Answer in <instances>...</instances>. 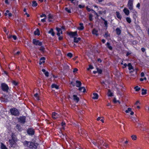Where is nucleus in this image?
<instances>
[{
	"label": "nucleus",
	"instance_id": "nucleus-57",
	"mask_svg": "<svg viewBox=\"0 0 149 149\" xmlns=\"http://www.w3.org/2000/svg\"><path fill=\"white\" fill-rule=\"evenodd\" d=\"M40 17H45L46 18V15L45 14H43L41 15H40Z\"/></svg>",
	"mask_w": 149,
	"mask_h": 149
},
{
	"label": "nucleus",
	"instance_id": "nucleus-36",
	"mask_svg": "<svg viewBox=\"0 0 149 149\" xmlns=\"http://www.w3.org/2000/svg\"><path fill=\"white\" fill-rule=\"evenodd\" d=\"M126 20L127 22L129 23H130L132 22L131 19L129 17H127L126 18Z\"/></svg>",
	"mask_w": 149,
	"mask_h": 149
},
{
	"label": "nucleus",
	"instance_id": "nucleus-17",
	"mask_svg": "<svg viewBox=\"0 0 149 149\" xmlns=\"http://www.w3.org/2000/svg\"><path fill=\"white\" fill-rule=\"evenodd\" d=\"M79 26H80L78 27L77 29L80 30H83L84 29V27L83 26V24L82 23H80L79 24Z\"/></svg>",
	"mask_w": 149,
	"mask_h": 149
},
{
	"label": "nucleus",
	"instance_id": "nucleus-31",
	"mask_svg": "<svg viewBox=\"0 0 149 149\" xmlns=\"http://www.w3.org/2000/svg\"><path fill=\"white\" fill-rule=\"evenodd\" d=\"M38 93H36L34 95V97L35 98V99L36 100H39V98L38 96Z\"/></svg>",
	"mask_w": 149,
	"mask_h": 149
},
{
	"label": "nucleus",
	"instance_id": "nucleus-20",
	"mask_svg": "<svg viewBox=\"0 0 149 149\" xmlns=\"http://www.w3.org/2000/svg\"><path fill=\"white\" fill-rule=\"evenodd\" d=\"M16 128L18 131H21L22 130V129L20 125L17 124L16 126Z\"/></svg>",
	"mask_w": 149,
	"mask_h": 149
},
{
	"label": "nucleus",
	"instance_id": "nucleus-32",
	"mask_svg": "<svg viewBox=\"0 0 149 149\" xmlns=\"http://www.w3.org/2000/svg\"><path fill=\"white\" fill-rule=\"evenodd\" d=\"M108 95L109 97H111L113 96V93L110 90H108Z\"/></svg>",
	"mask_w": 149,
	"mask_h": 149
},
{
	"label": "nucleus",
	"instance_id": "nucleus-50",
	"mask_svg": "<svg viewBox=\"0 0 149 149\" xmlns=\"http://www.w3.org/2000/svg\"><path fill=\"white\" fill-rule=\"evenodd\" d=\"M13 84L15 85L16 86L17 85V82L15 81H13L12 82Z\"/></svg>",
	"mask_w": 149,
	"mask_h": 149
},
{
	"label": "nucleus",
	"instance_id": "nucleus-26",
	"mask_svg": "<svg viewBox=\"0 0 149 149\" xmlns=\"http://www.w3.org/2000/svg\"><path fill=\"white\" fill-rule=\"evenodd\" d=\"M48 33H49L51 34V35L54 36V33L53 32V29H51L49 31Z\"/></svg>",
	"mask_w": 149,
	"mask_h": 149
},
{
	"label": "nucleus",
	"instance_id": "nucleus-1",
	"mask_svg": "<svg viewBox=\"0 0 149 149\" xmlns=\"http://www.w3.org/2000/svg\"><path fill=\"white\" fill-rule=\"evenodd\" d=\"M25 146L31 149H36L38 144L36 143L25 141L24 142Z\"/></svg>",
	"mask_w": 149,
	"mask_h": 149
},
{
	"label": "nucleus",
	"instance_id": "nucleus-45",
	"mask_svg": "<svg viewBox=\"0 0 149 149\" xmlns=\"http://www.w3.org/2000/svg\"><path fill=\"white\" fill-rule=\"evenodd\" d=\"M93 69V67L91 65H89V67L88 68H87V70H89L90 69Z\"/></svg>",
	"mask_w": 149,
	"mask_h": 149
},
{
	"label": "nucleus",
	"instance_id": "nucleus-44",
	"mask_svg": "<svg viewBox=\"0 0 149 149\" xmlns=\"http://www.w3.org/2000/svg\"><path fill=\"white\" fill-rule=\"evenodd\" d=\"M65 10L68 13H70L71 12L70 10L68 9V8H65Z\"/></svg>",
	"mask_w": 149,
	"mask_h": 149
},
{
	"label": "nucleus",
	"instance_id": "nucleus-12",
	"mask_svg": "<svg viewBox=\"0 0 149 149\" xmlns=\"http://www.w3.org/2000/svg\"><path fill=\"white\" fill-rule=\"evenodd\" d=\"M123 11L126 15H128L129 14V11L127 8H125Z\"/></svg>",
	"mask_w": 149,
	"mask_h": 149
},
{
	"label": "nucleus",
	"instance_id": "nucleus-55",
	"mask_svg": "<svg viewBox=\"0 0 149 149\" xmlns=\"http://www.w3.org/2000/svg\"><path fill=\"white\" fill-rule=\"evenodd\" d=\"M78 71V69L77 68H75L73 70V73H74L76 72H77Z\"/></svg>",
	"mask_w": 149,
	"mask_h": 149
},
{
	"label": "nucleus",
	"instance_id": "nucleus-56",
	"mask_svg": "<svg viewBox=\"0 0 149 149\" xmlns=\"http://www.w3.org/2000/svg\"><path fill=\"white\" fill-rule=\"evenodd\" d=\"M109 35L108 33H105L104 35V37L107 38L109 36Z\"/></svg>",
	"mask_w": 149,
	"mask_h": 149
},
{
	"label": "nucleus",
	"instance_id": "nucleus-7",
	"mask_svg": "<svg viewBox=\"0 0 149 149\" xmlns=\"http://www.w3.org/2000/svg\"><path fill=\"white\" fill-rule=\"evenodd\" d=\"M59 117V114L56 112H52V117L53 119H56Z\"/></svg>",
	"mask_w": 149,
	"mask_h": 149
},
{
	"label": "nucleus",
	"instance_id": "nucleus-2",
	"mask_svg": "<svg viewBox=\"0 0 149 149\" xmlns=\"http://www.w3.org/2000/svg\"><path fill=\"white\" fill-rule=\"evenodd\" d=\"M134 0H129L127 4V7L130 10L133 9V2Z\"/></svg>",
	"mask_w": 149,
	"mask_h": 149
},
{
	"label": "nucleus",
	"instance_id": "nucleus-22",
	"mask_svg": "<svg viewBox=\"0 0 149 149\" xmlns=\"http://www.w3.org/2000/svg\"><path fill=\"white\" fill-rule=\"evenodd\" d=\"M42 71L43 72L44 74H45L46 76L47 77H48L49 73L47 71H46V70L44 69H42Z\"/></svg>",
	"mask_w": 149,
	"mask_h": 149
},
{
	"label": "nucleus",
	"instance_id": "nucleus-30",
	"mask_svg": "<svg viewBox=\"0 0 149 149\" xmlns=\"http://www.w3.org/2000/svg\"><path fill=\"white\" fill-rule=\"evenodd\" d=\"M52 88H55L57 89H58V86L54 84H52Z\"/></svg>",
	"mask_w": 149,
	"mask_h": 149
},
{
	"label": "nucleus",
	"instance_id": "nucleus-25",
	"mask_svg": "<svg viewBox=\"0 0 149 149\" xmlns=\"http://www.w3.org/2000/svg\"><path fill=\"white\" fill-rule=\"evenodd\" d=\"M127 66L128 67V69L129 70H131L133 69V67L130 63H128Z\"/></svg>",
	"mask_w": 149,
	"mask_h": 149
},
{
	"label": "nucleus",
	"instance_id": "nucleus-37",
	"mask_svg": "<svg viewBox=\"0 0 149 149\" xmlns=\"http://www.w3.org/2000/svg\"><path fill=\"white\" fill-rule=\"evenodd\" d=\"M132 139L134 140H135L136 139V136L135 135H132L131 136Z\"/></svg>",
	"mask_w": 149,
	"mask_h": 149
},
{
	"label": "nucleus",
	"instance_id": "nucleus-11",
	"mask_svg": "<svg viewBox=\"0 0 149 149\" xmlns=\"http://www.w3.org/2000/svg\"><path fill=\"white\" fill-rule=\"evenodd\" d=\"M73 98L74 100L76 102H78L79 100V98L76 95H73Z\"/></svg>",
	"mask_w": 149,
	"mask_h": 149
},
{
	"label": "nucleus",
	"instance_id": "nucleus-60",
	"mask_svg": "<svg viewBox=\"0 0 149 149\" xmlns=\"http://www.w3.org/2000/svg\"><path fill=\"white\" fill-rule=\"evenodd\" d=\"M104 24L106 26H107V22L106 20H104Z\"/></svg>",
	"mask_w": 149,
	"mask_h": 149
},
{
	"label": "nucleus",
	"instance_id": "nucleus-28",
	"mask_svg": "<svg viewBox=\"0 0 149 149\" xmlns=\"http://www.w3.org/2000/svg\"><path fill=\"white\" fill-rule=\"evenodd\" d=\"M116 15L117 17V18H118L119 19H121V17L120 14V13L118 12H116Z\"/></svg>",
	"mask_w": 149,
	"mask_h": 149
},
{
	"label": "nucleus",
	"instance_id": "nucleus-48",
	"mask_svg": "<svg viewBox=\"0 0 149 149\" xmlns=\"http://www.w3.org/2000/svg\"><path fill=\"white\" fill-rule=\"evenodd\" d=\"M125 112H132V109L131 108H129L127 110L125 111Z\"/></svg>",
	"mask_w": 149,
	"mask_h": 149
},
{
	"label": "nucleus",
	"instance_id": "nucleus-54",
	"mask_svg": "<svg viewBox=\"0 0 149 149\" xmlns=\"http://www.w3.org/2000/svg\"><path fill=\"white\" fill-rule=\"evenodd\" d=\"M92 143L95 145L98 146L97 145V142H96L94 141L92 142Z\"/></svg>",
	"mask_w": 149,
	"mask_h": 149
},
{
	"label": "nucleus",
	"instance_id": "nucleus-51",
	"mask_svg": "<svg viewBox=\"0 0 149 149\" xmlns=\"http://www.w3.org/2000/svg\"><path fill=\"white\" fill-rule=\"evenodd\" d=\"M140 102H139V101H137L135 103V105L136 106H137V105H139L140 104Z\"/></svg>",
	"mask_w": 149,
	"mask_h": 149
},
{
	"label": "nucleus",
	"instance_id": "nucleus-53",
	"mask_svg": "<svg viewBox=\"0 0 149 149\" xmlns=\"http://www.w3.org/2000/svg\"><path fill=\"white\" fill-rule=\"evenodd\" d=\"M44 48L43 47H41L40 49V50L41 51L43 52L44 50Z\"/></svg>",
	"mask_w": 149,
	"mask_h": 149
},
{
	"label": "nucleus",
	"instance_id": "nucleus-58",
	"mask_svg": "<svg viewBox=\"0 0 149 149\" xmlns=\"http://www.w3.org/2000/svg\"><path fill=\"white\" fill-rule=\"evenodd\" d=\"M46 18H44V19H41V21L42 22H44L46 21Z\"/></svg>",
	"mask_w": 149,
	"mask_h": 149
},
{
	"label": "nucleus",
	"instance_id": "nucleus-42",
	"mask_svg": "<svg viewBox=\"0 0 149 149\" xmlns=\"http://www.w3.org/2000/svg\"><path fill=\"white\" fill-rule=\"evenodd\" d=\"M1 149H8L2 143L1 144Z\"/></svg>",
	"mask_w": 149,
	"mask_h": 149
},
{
	"label": "nucleus",
	"instance_id": "nucleus-35",
	"mask_svg": "<svg viewBox=\"0 0 149 149\" xmlns=\"http://www.w3.org/2000/svg\"><path fill=\"white\" fill-rule=\"evenodd\" d=\"M11 114L15 116H18L19 115V112H10Z\"/></svg>",
	"mask_w": 149,
	"mask_h": 149
},
{
	"label": "nucleus",
	"instance_id": "nucleus-27",
	"mask_svg": "<svg viewBox=\"0 0 149 149\" xmlns=\"http://www.w3.org/2000/svg\"><path fill=\"white\" fill-rule=\"evenodd\" d=\"M34 34L35 35H37L38 36L40 35L39 31L38 29H37L34 32Z\"/></svg>",
	"mask_w": 149,
	"mask_h": 149
},
{
	"label": "nucleus",
	"instance_id": "nucleus-61",
	"mask_svg": "<svg viewBox=\"0 0 149 149\" xmlns=\"http://www.w3.org/2000/svg\"><path fill=\"white\" fill-rule=\"evenodd\" d=\"M136 7L138 8L139 9L140 8V4L139 3H138L136 5Z\"/></svg>",
	"mask_w": 149,
	"mask_h": 149
},
{
	"label": "nucleus",
	"instance_id": "nucleus-13",
	"mask_svg": "<svg viewBox=\"0 0 149 149\" xmlns=\"http://www.w3.org/2000/svg\"><path fill=\"white\" fill-rule=\"evenodd\" d=\"M93 97L92 98L93 99H97L98 97V95L96 93H94L93 94Z\"/></svg>",
	"mask_w": 149,
	"mask_h": 149
},
{
	"label": "nucleus",
	"instance_id": "nucleus-15",
	"mask_svg": "<svg viewBox=\"0 0 149 149\" xmlns=\"http://www.w3.org/2000/svg\"><path fill=\"white\" fill-rule=\"evenodd\" d=\"M81 39L80 38H77L76 37H74V42L75 43H78L79 41H80Z\"/></svg>",
	"mask_w": 149,
	"mask_h": 149
},
{
	"label": "nucleus",
	"instance_id": "nucleus-52",
	"mask_svg": "<svg viewBox=\"0 0 149 149\" xmlns=\"http://www.w3.org/2000/svg\"><path fill=\"white\" fill-rule=\"evenodd\" d=\"M86 9L89 12L91 10L93 11V10H92L90 8H89L87 6L86 7Z\"/></svg>",
	"mask_w": 149,
	"mask_h": 149
},
{
	"label": "nucleus",
	"instance_id": "nucleus-41",
	"mask_svg": "<svg viewBox=\"0 0 149 149\" xmlns=\"http://www.w3.org/2000/svg\"><path fill=\"white\" fill-rule=\"evenodd\" d=\"M134 89L136 91H138L140 90V88L138 86H136L134 87Z\"/></svg>",
	"mask_w": 149,
	"mask_h": 149
},
{
	"label": "nucleus",
	"instance_id": "nucleus-39",
	"mask_svg": "<svg viewBox=\"0 0 149 149\" xmlns=\"http://www.w3.org/2000/svg\"><path fill=\"white\" fill-rule=\"evenodd\" d=\"M9 142L11 144H14L15 143V141L13 139H10Z\"/></svg>",
	"mask_w": 149,
	"mask_h": 149
},
{
	"label": "nucleus",
	"instance_id": "nucleus-3",
	"mask_svg": "<svg viewBox=\"0 0 149 149\" xmlns=\"http://www.w3.org/2000/svg\"><path fill=\"white\" fill-rule=\"evenodd\" d=\"M2 89L4 91L7 92L9 89V87L7 84L5 83H2L1 85Z\"/></svg>",
	"mask_w": 149,
	"mask_h": 149
},
{
	"label": "nucleus",
	"instance_id": "nucleus-62",
	"mask_svg": "<svg viewBox=\"0 0 149 149\" xmlns=\"http://www.w3.org/2000/svg\"><path fill=\"white\" fill-rule=\"evenodd\" d=\"M141 50L143 52H144L146 50L144 48H141Z\"/></svg>",
	"mask_w": 149,
	"mask_h": 149
},
{
	"label": "nucleus",
	"instance_id": "nucleus-23",
	"mask_svg": "<svg viewBox=\"0 0 149 149\" xmlns=\"http://www.w3.org/2000/svg\"><path fill=\"white\" fill-rule=\"evenodd\" d=\"M116 33L117 35H119L121 33V30L119 28H117L116 29Z\"/></svg>",
	"mask_w": 149,
	"mask_h": 149
},
{
	"label": "nucleus",
	"instance_id": "nucleus-14",
	"mask_svg": "<svg viewBox=\"0 0 149 149\" xmlns=\"http://www.w3.org/2000/svg\"><path fill=\"white\" fill-rule=\"evenodd\" d=\"M5 16H7L8 15L9 17H11L12 16V14L9 12L8 10H7L6 11V13L4 14Z\"/></svg>",
	"mask_w": 149,
	"mask_h": 149
},
{
	"label": "nucleus",
	"instance_id": "nucleus-21",
	"mask_svg": "<svg viewBox=\"0 0 149 149\" xmlns=\"http://www.w3.org/2000/svg\"><path fill=\"white\" fill-rule=\"evenodd\" d=\"M92 33L93 34L95 35L96 36H98V35L97 31L95 29H94L93 30Z\"/></svg>",
	"mask_w": 149,
	"mask_h": 149
},
{
	"label": "nucleus",
	"instance_id": "nucleus-24",
	"mask_svg": "<svg viewBox=\"0 0 149 149\" xmlns=\"http://www.w3.org/2000/svg\"><path fill=\"white\" fill-rule=\"evenodd\" d=\"M10 112H18V111L17 109L15 108H13L10 109Z\"/></svg>",
	"mask_w": 149,
	"mask_h": 149
},
{
	"label": "nucleus",
	"instance_id": "nucleus-59",
	"mask_svg": "<svg viewBox=\"0 0 149 149\" xmlns=\"http://www.w3.org/2000/svg\"><path fill=\"white\" fill-rule=\"evenodd\" d=\"M12 37L14 40H16L17 38V37L15 36H13Z\"/></svg>",
	"mask_w": 149,
	"mask_h": 149
},
{
	"label": "nucleus",
	"instance_id": "nucleus-9",
	"mask_svg": "<svg viewBox=\"0 0 149 149\" xmlns=\"http://www.w3.org/2000/svg\"><path fill=\"white\" fill-rule=\"evenodd\" d=\"M45 58L44 57H42L40 58L39 64L41 65L42 63H44L45 62Z\"/></svg>",
	"mask_w": 149,
	"mask_h": 149
},
{
	"label": "nucleus",
	"instance_id": "nucleus-40",
	"mask_svg": "<svg viewBox=\"0 0 149 149\" xmlns=\"http://www.w3.org/2000/svg\"><path fill=\"white\" fill-rule=\"evenodd\" d=\"M97 70V72L98 73L100 74H101L102 72V70L100 69H99L98 68H96Z\"/></svg>",
	"mask_w": 149,
	"mask_h": 149
},
{
	"label": "nucleus",
	"instance_id": "nucleus-8",
	"mask_svg": "<svg viewBox=\"0 0 149 149\" xmlns=\"http://www.w3.org/2000/svg\"><path fill=\"white\" fill-rule=\"evenodd\" d=\"M69 35L72 37H75L74 36H77V31L74 32H71L69 33Z\"/></svg>",
	"mask_w": 149,
	"mask_h": 149
},
{
	"label": "nucleus",
	"instance_id": "nucleus-64",
	"mask_svg": "<svg viewBox=\"0 0 149 149\" xmlns=\"http://www.w3.org/2000/svg\"><path fill=\"white\" fill-rule=\"evenodd\" d=\"M84 7V6H82V5H80V4L79 5V7L80 8H83Z\"/></svg>",
	"mask_w": 149,
	"mask_h": 149
},
{
	"label": "nucleus",
	"instance_id": "nucleus-19",
	"mask_svg": "<svg viewBox=\"0 0 149 149\" xmlns=\"http://www.w3.org/2000/svg\"><path fill=\"white\" fill-rule=\"evenodd\" d=\"M81 92H85L86 91V89L84 87H79L78 89Z\"/></svg>",
	"mask_w": 149,
	"mask_h": 149
},
{
	"label": "nucleus",
	"instance_id": "nucleus-33",
	"mask_svg": "<svg viewBox=\"0 0 149 149\" xmlns=\"http://www.w3.org/2000/svg\"><path fill=\"white\" fill-rule=\"evenodd\" d=\"M147 90H144L143 89H142V95H144L146 94Z\"/></svg>",
	"mask_w": 149,
	"mask_h": 149
},
{
	"label": "nucleus",
	"instance_id": "nucleus-49",
	"mask_svg": "<svg viewBox=\"0 0 149 149\" xmlns=\"http://www.w3.org/2000/svg\"><path fill=\"white\" fill-rule=\"evenodd\" d=\"M92 17L93 15H92L90 14L89 16V19L90 21H92Z\"/></svg>",
	"mask_w": 149,
	"mask_h": 149
},
{
	"label": "nucleus",
	"instance_id": "nucleus-6",
	"mask_svg": "<svg viewBox=\"0 0 149 149\" xmlns=\"http://www.w3.org/2000/svg\"><path fill=\"white\" fill-rule=\"evenodd\" d=\"M27 132L29 135H33L34 134V130L32 128H29L27 131Z\"/></svg>",
	"mask_w": 149,
	"mask_h": 149
},
{
	"label": "nucleus",
	"instance_id": "nucleus-38",
	"mask_svg": "<svg viewBox=\"0 0 149 149\" xmlns=\"http://www.w3.org/2000/svg\"><path fill=\"white\" fill-rule=\"evenodd\" d=\"M63 68L65 69H68L69 68V66L66 64H64L63 66Z\"/></svg>",
	"mask_w": 149,
	"mask_h": 149
},
{
	"label": "nucleus",
	"instance_id": "nucleus-10",
	"mask_svg": "<svg viewBox=\"0 0 149 149\" xmlns=\"http://www.w3.org/2000/svg\"><path fill=\"white\" fill-rule=\"evenodd\" d=\"M56 30L57 31V35L58 36H60V34H62V32L61 31V29L58 28H56Z\"/></svg>",
	"mask_w": 149,
	"mask_h": 149
},
{
	"label": "nucleus",
	"instance_id": "nucleus-5",
	"mask_svg": "<svg viewBox=\"0 0 149 149\" xmlns=\"http://www.w3.org/2000/svg\"><path fill=\"white\" fill-rule=\"evenodd\" d=\"M33 44L36 45L41 46L42 44V43L41 42L36 39H33Z\"/></svg>",
	"mask_w": 149,
	"mask_h": 149
},
{
	"label": "nucleus",
	"instance_id": "nucleus-34",
	"mask_svg": "<svg viewBox=\"0 0 149 149\" xmlns=\"http://www.w3.org/2000/svg\"><path fill=\"white\" fill-rule=\"evenodd\" d=\"M37 3L36 1H33L32 2V6H33L36 7L37 5Z\"/></svg>",
	"mask_w": 149,
	"mask_h": 149
},
{
	"label": "nucleus",
	"instance_id": "nucleus-16",
	"mask_svg": "<svg viewBox=\"0 0 149 149\" xmlns=\"http://www.w3.org/2000/svg\"><path fill=\"white\" fill-rule=\"evenodd\" d=\"M97 145L99 146L100 145H102L103 144L104 141L102 140H99L97 141Z\"/></svg>",
	"mask_w": 149,
	"mask_h": 149
},
{
	"label": "nucleus",
	"instance_id": "nucleus-46",
	"mask_svg": "<svg viewBox=\"0 0 149 149\" xmlns=\"http://www.w3.org/2000/svg\"><path fill=\"white\" fill-rule=\"evenodd\" d=\"M67 55L68 57H69L70 58H71L72 56V54L70 53H68L67 54Z\"/></svg>",
	"mask_w": 149,
	"mask_h": 149
},
{
	"label": "nucleus",
	"instance_id": "nucleus-18",
	"mask_svg": "<svg viewBox=\"0 0 149 149\" xmlns=\"http://www.w3.org/2000/svg\"><path fill=\"white\" fill-rule=\"evenodd\" d=\"M76 86L77 87H79L81 86V83L80 81L77 80L76 81Z\"/></svg>",
	"mask_w": 149,
	"mask_h": 149
},
{
	"label": "nucleus",
	"instance_id": "nucleus-43",
	"mask_svg": "<svg viewBox=\"0 0 149 149\" xmlns=\"http://www.w3.org/2000/svg\"><path fill=\"white\" fill-rule=\"evenodd\" d=\"M65 122H63L61 124V125L63 127V129H65L64 127L65 126Z\"/></svg>",
	"mask_w": 149,
	"mask_h": 149
},
{
	"label": "nucleus",
	"instance_id": "nucleus-63",
	"mask_svg": "<svg viewBox=\"0 0 149 149\" xmlns=\"http://www.w3.org/2000/svg\"><path fill=\"white\" fill-rule=\"evenodd\" d=\"M144 73L143 72H142L141 73V77H143L144 76Z\"/></svg>",
	"mask_w": 149,
	"mask_h": 149
},
{
	"label": "nucleus",
	"instance_id": "nucleus-29",
	"mask_svg": "<svg viewBox=\"0 0 149 149\" xmlns=\"http://www.w3.org/2000/svg\"><path fill=\"white\" fill-rule=\"evenodd\" d=\"M107 46L108 48L110 50H111L112 49V47L110 45V44L109 42H107Z\"/></svg>",
	"mask_w": 149,
	"mask_h": 149
},
{
	"label": "nucleus",
	"instance_id": "nucleus-4",
	"mask_svg": "<svg viewBox=\"0 0 149 149\" xmlns=\"http://www.w3.org/2000/svg\"><path fill=\"white\" fill-rule=\"evenodd\" d=\"M26 117L24 116H20L18 118V120L21 124H24L26 122Z\"/></svg>",
	"mask_w": 149,
	"mask_h": 149
},
{
	"label": "nucleus",
	"instance_id": "nucleus-47",
	"mask_svg": "<svg viewBox=\"0 0 149 149\" xmlns=\"http://www.w3.org/2000/svg\"><path fill=\"white\" fill-rule=\"evenodd\" d=\"M113 101L115 103H116L117 102H118L119 104L120 103V102L118 100H117L116 99V98H115L113 99Z\"/></svg>",
	"mask_w": 149,
	"mask_h": 149
}]
</instances>
